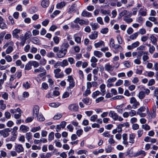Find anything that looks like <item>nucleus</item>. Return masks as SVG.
<instances>
[{
	"label": "nucleus",
	"mask_w": 158,
	"mask_h": 158,
	"mask_svg": "<svg viewBox=\"0 0 158 158\" xmlns=\"http://www.w3.org/2000/svg\"><path fill=\"white\" fill-rule=\"evenodd\" d=\"M122 138L123 141V143L124 145L126 147H127L128 144V142L127 141L128 136L126 133H124L122 135Z\"/></svg>",
	"instance_id": "13"
},
{
	"label": "nucleus",
	"mask_w": 158,
	"mask_h": 158,
	"mask_svg": "<svg viewBox=\"0 0 158 158\" xmlns=\"http://www.w3.org/2000/svg\"><path fill=\"white\" fill-rule=\"evenodd\" d=\"M13 50V47L9 46L6 50V53L8 54L10 53Z\"/></svg>",
	"instance_id": "46"
},
{
	"label": "nucleus",
	"mask_w": 158,
	"mask_h": 158,
	"mask_svg": "<svg viewBox=\"0 0 158 158\" xmlns=\"http://www.w3.org/2000/svg\"><path fill=\"white\" fill-rule=\"evenodd\" d=\"M61 69L58 68L55 69L54 73L55 74V77L56 78H61L63 77L64 75L63 72H60Z\"/></svg>",
	"instance_id": "3"
},
{
	"label": "nucleus",
	"mask_w": 158,
	"mask_h": 158,
	"mask_svg": "<svg viewBox=\"0 0 158 158\" xmlns=\"http://www.w3.org/2000/svg\"><path fill=\"white\" fill-rule=\"evenodd\" d=\"M66 53V52L61 48L59 52L57 53L56 56L59 58H63L65 56Z\"/></svg>",
	"instance_id": "12"
},
{
	"label": "nucleus",
	"mask_w": 158,
	"mask_h": 158,
	"mask_svg": "<svg viewBox=\"0 0 158 158\" xmlns=\"http://www.w3.org/2000/svg\"><path fill=\"white\" fill-rule=\"evenodd\" d=\"M138 96L140 99H142L145 97V93L141 91L139 93Z\"/></svg>",
	"instance_id": "40"
},
{
	"label": "nucleus",
	"mask_w": 158,
	"mask_h": 158,
	"mask_svg": "<svg viewBox=\"0 0 158 158\" xmlns=\"http://www.w3.org/2000/svg\"><path fill=\"white\" fill-rule=\"evenodd\" d=\"M147 10L145 9L143 11L139 10L138 13L139 15L142 16H145L147 15Z\"/></svg>",
	"instance_id": "47"
},
{
	"label": "nucleus",
	"mask_w": 158,
	"mask_h": 158,
	"mask_svg": "<svg viewBox=\"0 0 158 158\" xmlns=\"http://www.w3.org/2000/svg\"><path fill=\"white\" fill-rule=\"evenodd\" d=\"M156 107L154 105L152 107V112L150 114L148 110V113L149 116V119L151 118H154L156 117Z\"/></svg>",
	"instance_id": "6"
},
{
	"label": "nucleus",
	"mask_w": 158,
	"mask_h": 158,
	"mask_svg": "<svg viewBox=\"0 0 158 158\" xmlns=\"http://www.w3.org/2000/svg\"><path fill=\"white\" fill-rule=\"evenodd\" d=\"M113 135H111L110 137V138L108 139V142L110 144H112L115 142V140L113 139Z\"/></svg>",
	"instance_id": "55"
},
{
	"label": "nucleus",
	"mask_w": 158,
	"mask_h": 158,
	"mask_svg": "<svg viewBox=\"0 0 158 158\" xmlns=\"http://www.w3.org/2000/svg\"><path fill=\"white\" fill-rule=\"evenodd\" d=\"M112 48L115 50L114 52L116 53H118V52H121L123 50L122 47L120 45L117 44H115Z\"/></svg>",
	"instance_id": "14"
},
{
	"label": "nucleus",
	"mask_w": 158,
	"mask_h": 158,
	"mask_svg": "<svg viewBox=\"0 0 158 158\" xmlns=\"http://www.w3.org/2000/svg\"><path fill=\"white\" fill-rule=\"evenodd\" d=\"M100 94V92L99 91H96L93 93L92 97L95 98L98 96Z\"/></svg>",
	"instance_id": "59"
},
{
	"label": "nucleus",
	"mask_w": 158,
	"mask_h": 158,
	"mask_svg": "<svg viewBox=\"0 0 158 158\" xmlns=\"http://www.w3.org/2000/svg\"><path fill=\"white\" fill-rule=\"evenodd\" d=\"M114 66L110 64V63L106 64L104 66L105 70L109 73L112 72L114 69Z\"/></svg>",
	"instance_id": "10"
},
{
	"label": "nucleus",
	"mask_w": 158,
	"mask_h": 158,
	"mask_svg": "<svg viewBox=\"0 0 158 158\" xmlns=\"http://www.w3.org/2000/svg\"><path fill=\"white\" fill-rule=\"evenodd\" d=\"M66 3L64 2H62L57 3L56 5V7L57 9H61L65 5Z\"/></svg>",
	"instance_id": "29"
},
{
	"label": "nucleus",
	"mask_w": 158,
	"mask_h": 158,
	"mask_svg": "<svg viewBox=\"0 0 158 158\" xmlns=\"http://www.w3.org/2000/svg\"><path fill=\"white\" fill-rule=\"evenodd\" d=\"M69 46V44L68 43H64L63 44V47L61 48L67 52L68 48Z\"/></svg>",
	"instance_id": "43"
},
{
	"label": "nucleus",
	"mask_w": 158,
	"mask_h": 158,
	"mask_svg": "<svg viewBox=\"0 0 158 158\" xmlns=\"http://www.w3.org/2000/svg\"><path fill=\"white\" fill-rule=\"evenodd\" d=\"M98 35V33L97 31H94L89 36V38L91 40H94L97 38Z\"/></svg>",
	"instance_id": "21"
},
{
	"label": "nucleus",
	"mask_w": 158,
	"mask_h": 158,
	"mask_svg": "<svg viewBox=\"0 0 158 158\" xmlns=\"http://www.w3.org/2000/svg\"><path fill=\"white\" fill-rule=\"evenodd\" d=\"M148 52L146 51H138L137 52V58H139V59L141 58V57L142 56V54L143 55L145 54H148Z\"/></svg>",
	"instance_id": "34"
},
{
	"label": "nucleus",
	"mask_w": 158,
	"mask_h": 158,
	"mask_svg": "<svg viewBox=\"0 0 158 158\" xmlns=\"http://www.w3.org/2000/svg\"><path fill=\"white\" fill-rule=\"evenodd\" d=\"M148 54H144L142 57V60L143 62V63L146 64V61H148V60L149 59V57L148 56Z\"/></svg>",
	"instance_id": "41"
},
{
	"label": "nucleus",
	"mask_w": 158,
	"mask_h": 158,
	"mask_svg": "<svg viewBox=\"0 0 158 158\" xmlns=\"http://www.w3.org/2000/svg\"><path fill=\"white\" fill-rule=\"evenodd\" d=\"M88 153V152L85 150H80L76 152V153L77 155H81L84 154L85 155H87Z\"/></svg>",
	"instance_id": "39"
},
{
	"label": "nucleus",
	"mask_w": 158,
	"mask_h": 158,
	"mask_svg": "<svg viewBox=\"0 0 158 158\" xmlns=\"http://www.w3.org/2000/svg\"><path fill=\"white\" fill-rule=\"evenodd\" d=\"M81 15L83 17H89L92 16V14L86 10H84L82 12Z\"/></svg>",
	"instance_id": "23"
},
{
	"label": "nucleus",
	"mask_w": 158,
	"mask_h": 158,
	"mask_svg": "<svg viewBox=\"0 0 158 158\" xmlns=\"http://www.w3.org/2000/svg\"><path fill=\"white\" fill-rule=\"evenodd\" d=\"M19 38L20 40V44L23 46L25 44L27 40L25 39L23 34L20 35Z\"/></svg>",
	"instance_id": "18"
},
{
	"label": "nucleus",
	"mask_w": 158,
	"mask_h": 158,
	"mask_svg": "<svg viewBox=\"0 0 158 158\" xmlns=\"http://www.w3.org/2000/svg\"><path fill=\"white\" fill-rule=\"evenodd\" d=\"M90 25L93 30H95L99 27L97 23H90Z\"/></svg>",
	"instance_id": "30"
},
{
	"label": "nucleus",
	"mask_w": 158,
	"mask_h": 158,
	"mask_svg": "<svg viewBox=\"0 0 158 158\" xmlns=\"http://www.w3.org/2000/svg\"><path fill=\"white\" fill-rule=\"evenodd\" d=\"M19 130L25 133L29 131V128L27 126L22 125L20 127Z\"/></svg>",
	"instance_id": "16"
},
{
	"label": "nucleus",
	"mask_w": 158,
	"mask_h": 158,
	"mask_svg": "<svg viewBox=\"0 0 158 158\" xmlns=\"http://www.w3.org/2000/svg\"><path fill=\"white\" fill-rule=\"evenodd\" d=\"M39 107L37 105H35L33 109V116L35 117V116H37L39 114Z\"/></svg>",
	"instance_id": "15"
},
{
	"label": "nucleus",
	"mask_w": 158,
	"mask_h": 158,
	"mask_svg": "<svg viewBox=\"0 0 158 158\" xmlns=\"http://www.w3.org/2000/svg\"><path fill=\"white\" fill-rule=\"evenodd\" d=\"M150 39L152 44L155 45L156 44L157 39L154 35H151L150 38Z\"/></svg>",
	"instance_id": "28"
},
{
	"label": "nucleus",
	"mask_w": 158,
	"mask_h": 158,
	"mask_svg": "<svg viewBox=\"0 0 158 158\" xmlns=\"http://www.w3.org/2000/svg\"><path fill=\"white\" fill-rule=\"evenodd\" d=\"M135 138V135L133 133H131L129 135V142L130 143L133 144L134 143V139Z\"/></svg>",
	"instance_id": "20"
},
{
	"label": "nucleus",
	"mask_w": 158,
	"mask_h": 158,
	"mask_svg": "<svg viewBox=\"0 0 158 158\" xmlns=\"http://www.w3.org/2000/svg\"><path fill=\"white\" fill-rule=\"evenodd\" d=\"M62 115V114L61 113L57 114L53 117V119L54 120H58L60 118Z\"/></svg>",
	"instance_id": "60"
},
{
	"label": "nucleus",
	"mask_w": 158,
	"mask_h": 158,
	"mask_svg": "<svg viewBox=\"0 0 158 158\" xmlns=\"http://www.w3.org/2000/svg\"><path fill=\"white\" fill-rule=\"evenodd\" d=\"M109 116L114 121L118 120L119 121H122L123 120V118L119 116L117 113L113 111H110Z\"/></svg>",
	"instance_id": "1"
},
{
	"label": "nucleus",
	"mask_w": 158,
	"mask_h": 158,
	"mask_svg": "<svg viewBox=\"0 0 158 158\" xmlns=\"http://www.w3.org/2000/svg\"><path fill=\"white\" fill-rule=\"evenodd\" d=\"M104 151V149H101L98 151H94L93 152V153L95 155H98L99 153H103Z\"/></svg>",
	"instance_id": "44"
},
{
	"label": "nucleus",
	"mask_w": 158,
	"mask_h": 158,
	"mask_svg": "<svg viewBox=\"0 0 158 158\" xmlns=\"http://www.w3.org/2000/svg\"><path fill=\"white\" fill-rule=\"evenodd\" d=\"M73 22L75 23H78L81 25H87L89 24V21L88 19L83 20L80 19L79 18H77Z\"/></svg>",
	"instance_id": "2"
},
{
	"label": "nucleus",
	"mask_w": 158,
	"mask_h": 158,
	"mask_svg": "<svg viewBox=\"0 0 158 158\" xmlns=\"http://www.w3.org/2000/svg\"><path fill=\"white\" fill-rule=\"evenodd\" d=\"M105 45V43L104 41H100L98 42L95 43L94 44V46L96 48L102 46H104Z\"/></svg>",
	"instance_id": "19"
},
{
	"label": "nucleus",
	"mask_w": 158,
	"mask_h": 158,
	"mask_svg": "<svg viewBox=\"0 0 158 158\" xmlns=\"http://www.w3.org/2000/svg\"><path fill=\"white\" fill-rule=\"evenodd\" d=\"M41 129L40 126H39L36 127H33L31 129V131L33 132H35L36 131H39Z\"/></svg>",
	"instance_id": "58"
},
{
	"label": "nucleus",
	"mask_w": 158,
	"mask_h": 158,
	"mask_svg": "<svg viewBox=\"0 0 158 158\" xmlns=\"http://www.w3.org/2000/svg\"><path fill=\"white\" fill-rule=\"evenodd\" d=\"M113 149V148L110 145H108L105 149L106 152L107 153H110Z\"/></svg>",
	"instance_id": "42"
},
{
	"label": "nucleus",
	"mask_w": 158,
	"mask_h": 158,
	"mask_svg": "<svg viewBox=\"0 0 158 158\" xmlns=\"http://www.w3.org/2000/svg\"><path fill=\"white\" fill-rule=\"evenodd\" d=\"M0 28L2 29H7L8 28V26L3 21L0 23Z\"/></svg>",
	"instance_id": "33"
},
{
	"label": "nucleus",
	"mask_w": 158,
	"mask_h": 158,
	"mask_svg": "<svg viewBox=\"0 0 158 158\" xmlns=\"http://www.w3.org/2000/svg\"><path fill=\"white\" fill-rule=\"evenodd\" d=\"M11 130H12L11 132L12 135H17L18 134L17 132V131L18 130V127L16 126L14 127Z\"/></svg>",
	"instance_id": "31"
},
{
	"label": "nucleus",
	"mask_w": 158,
	"mask_h": 158,
	"mask_svg": "<svg viewBox=\"0 0 158 158\" xmlns=\"http://www.w3.org/2000/svg\"><path fill=\"white\" fill-rule=\"evenodd\" d=\"M26 138L28 141L31 139L32 137V133L30 132L27 133L26 134Z\"/></svg>",
	"instance_id": "35"
},
{
	"label": "nucleus",
	"mask_w": 158,
	"mask_h": 158,
	"mask_svg": "<svg viewBox=\"0 0 158 158\" xmlns=\"http://www.w3.org/2000/svg\"><path fill=\"white\" fill-rule=\"evenodd\" d=\"M110 43V48H112L115 45L114 44V39L113 38H111L109 42Z\"/></svg>",
	"instance_id": "52"
},
{
	"label": "nucleus",
	"mask_w": 158,
	"mask_h": 158,
	"mask_svg": "<svg viewBox=\"0 0 158 158\" xmlns=\"http://www.w3.org/2000/svg\"><path fill=\"white\" fill-rule=\"evenodd\" d=\"M15 150L18 153L23 152L24 151V148L22 144H15Z\"/></svg>",
	"instance_id": "7"
},
{
	"label": "nucleus",
	"mask_w": 158,
	"mask_h": 158,
	"mask_svg": "<svg viewBox=\"0 0 158 158\" xmlns=\"http://www.w3.org/2000/svg\"><path fill=\"white\" fill-rule=\"evenodd\" d=\"M14 45V42L11 40H9L6 42L5 44L3 46V48L4 49H5L8 45L10 46H13Z\"/></svg>",
	"instance_id": "26"
},
{
	"label": "nucleus",
	"mask_w": 158,
	"mask_h": 158,
	"mask_svg": "<svg viewBox=\"0 0 158 158\" xmlns=\"http://www.w3.org/2000/svg\"><path fill=\"white\" fill-rule=\"evenodd\" d=\"M16 65L17 66H20L21 68H23L24 65L23 64H22V62L20 60H18L15 62Z\"/></svg>",
	"instance_id": "32"
},
{
	"label": "nucleus",
	"mask_w": 158,
	"mask_h": 158,
	"mask_svg": "<svg viewBox=\"0 0 158 158\" xmlns=\"http://www.w3.org/2000/svg\"><path fill=\"white\" fill-rule=\"evenodd\" d=\"M123 20L127 23H130L132 22L133 19L131 18H129L127 16L124 17Z\"/></svg>",
	"instance_id": "48"
},
{
	"label": "nucleus",
	"mask_w": 158,
	"mask_h": 158,
	"mask_svg": "<svg viewBox=\"0 0 158 158\" xmlns=\"http://www.w3.org/2000/svg\"><path fill=\"white\" fill-rule=\"evenodd\" d=\"M54 133L53 132H51L49 135L48 136V140L51 142L54 138Z\"/></svg>",
	"instance_id": "45"
},
{
	"label": "nucleus",
	"mask_w": 158,
	"mask_h": 158,
	"mask_svg": "<svg viewBox=\"0 0 158 158\" xmlns=\"http://www.w3.org/2000/svg\"><path fill=\"white\" fill-rule=\"evenodd\" d=\"M31 61H29L25 65V69L29 70L31 69Z\"/></svg>",
	"instance_id": "37"
},
{
	"label": "nucleus",
	"mask_w": 158,
	"mask_h": 158,
	"mask_svg": "<svg viewBox=\"0 0 158 158\" xmlns=\"http://www.w3.org/2000/svg\"><path fill=\"white\" fill-rule=\"evenodd\" d=\"M11 131V129L9 128H6L0 131V134L4 138H6L9 136V133Z\"/></svg>",
	"instance_id": "4"
},
{
	"label": "nucleus",
	"mask_w": 158,
	"mask_h": 158,
	"mask_svg": "<svg viewBox=\"0 0 158 158\" xmlns=\"http://www.w3.org/2000/svg\"><path fill=\"white\" fill-rule=\"evenodd\" d=\"M71 27L72 28H75L76 30L77 31H79L80 29V27L77 23L74 24L73 23H71Z\"/></svg>",
	"instance_id": "27"
},
{
	"label": "nucleus",
	"mask_w": 158,
	"mask_h": 158,
	"mask_svg": "<svg viewBox=\"0 0 158 158\" xmlns=\"http://www.w3.org/2000/svg\"><path fill=\"white\" fill-rule=\"evenodd\" d=\"M123 63L124 66L127 68H129L131 66V63L127 61L123 62Z\"/></svg>",
	"instance_id": "63"
},
{
	"label": "nucleus",
	"mask_w": 158,
	"mask_h": 158,
	"mask_svg": "<svg viewBox=\"0 0 158 158\" xmlns=\"http://www.w3.org/2000/svg\"><path fill=\"white\" fill-rule=\"evenodd\" d=\"M0 106L1 109L2 110H4L6 109V105L4 103V101L2 100H0Z\"/></svg>",
	"instance_id": "38"
},
{
	"label": "nucleus",
	"mask_w": 158,
	"mask_h": 158,
	"mask_svg": "<svg viewBox=\"0 0 158 158\" xmlns=\"http://www.w3.org/2000/svg\"><path fill=\"white\" fill-rule=\"evenodd\" d=\"M138 34L139 33L137 32L133 34L132 35H131L130 36L129 38L131 40H134L136 38Z\"/></svg>",
	"instance_id": "49"
},
{
	"label": "nucleus",
	"mask_w": 158,
	"mask_h": 158,
	"mask_svg": "<svg viewBox=\"0 0 158 158\" xmlns=\"http://www.w3.org/2000/svg\"><path fill=\"white\" fill-rule=\"evenodd\" d=\"M75 41L77 44L81 43V38L78 36H76L75 35H74Z\"/></svg>",
	"instance_id": "50"
},
{
	"label": "nucleus",
	"mask_w": 158,
	"mask_h": 158,
	"mask_svg": "<svg viewBox=\"0 0 158 158\" xmlns=\"http://www.w3.org/2000/svg\"><path fill=\"white\" fill-rule=\"evenodd\" d=\"M62 67L67 66L69 64L68 62L66 60H64L62 61L61 62Z\"/></svg>",
	"instance_id": "64"
},
{
	"label": "nucleus",
	"mask_w": 158,
	"mask_h": 158,
	"mask_svg": "<svg viewBox=\"0 0 158 158\" xmlns=\"http://www.w3.org/2000/svg\"><path fill=\"white\" fill-rule=\"evenodd\" d=\"M105 87L106 85L104 84H102L100 86V89L101 91L102 92L101 95L102 96H104L105 94V92L106 91L105 89Z\"/></svg>",
	"instance_id": "24"
},
{
	"label": "nucleus",
	"mask_w": 158,
	"mask_h": 158,
	"mask_svg": "<svg viewBox=\"0 0 158 158\" xmlns=\"http://www.w3.org/2000/svg\"><path fill=\"white\" fill-rule=\"evenodd\" d=\"M21 31V30L19 29H14L12 31V34L13 38L16 39H19V34Z\"/></svg>",
	"instance_id": "9"
},
{
	"label": "nucleus",
	"mask_w": 158,
	"mask_h": 158,
	"mask_svg": "<svg viewBox=\"0 0 158 158\" xmlns=\"http://www.w3.org/2000/svg\"><path fill=\"white\" fill-rule=\"evenodd\" d=\"M31 41L34 44H37L38 43L39 39L36 37H33L31 39Z\"/></svg>",
	"instance_id": "61"
},
{
	"label": "nucleus",
	"mask_w": 158,
	"mask_h": 158,
	"mask_svg": "<svg viewBox=\"0 0 158 158\" xmlns=\"http://www.w3.org/2000/svg\"><path fill=\"white\" fill-rule=\"evenodd\" d=\"M31 36V32L30 31H27L25 33L24 36L25 39L27 40Z\"/></svg>",
	"instance_id": "57"
},
{
	"label": "nucleus",
	"mask_w": 158,
	"mask_h": 158,
	"mask_svg": "<svg viewBox=\"0 0 158 158\" xmlns=\"http://www.w3.org/2000/svg\"><path fill=\"white\" fill-rule=\"evenodd\" d=\"M49 4V0H43L41 2V6L44 8L47 7Z\"/></svg>",
	"instance_id": "22"
},
{
	"label": "nucleus",
	"mask_w": 158,
	"mask_h": 158,
	"mask_svg": "<svg viewBox=\"0 0 158 158\" xmlns=\"http://www.w3.org/2000/svg\"><path fill=\"white\" fill-rule=\"evenodd\" d=\"M5 60L8 62H10L12 61V58L11 56L9 55H7L5 57Z\"/></svg>",
	"instance_id": "56"
},
{
	"label": "nucleus",
	"mask_w": 158,
	"mask_h": 158,
	"mask_svg": "<svg viewBox=\"0 0 158 158\" xmlns=\"http://www.w3.org/2000/svg\"><path fill=\"white\" fill-rule=\"evenodd\" d=\"M52 155L51 153L48 152L45 155H41L40 157L41 158H49Z\"/></svg>",
	"instance_id": "51"
},
{
	"label": "nucleus",
	"mask_w": 158,
	"mask_h": 158,
	"mask_svg": "<svg viewBox=\"0 0 158 158\" xmlns=\"http://www.w3.org/2000/svg\"><path fill=\"white\" fill-rule=\"evenodd\" d=\"M78 106L76 104H73L70 105L68 106L69 110L74 112L77 111L78 110Z\"/></svg>",
	"instance_id": "8"
},
{
	"label": "nucleus",
	"mask_w": 158,
	"mask_h": 158,
	"mask_svg": "<svg viewBox=\"0 0 158 158\" xmlns=\"http://www.w3.org/2000/svg\"><path fill=\"white\" fill-rule=\"evenodd\" d=\"M68 61L69 62L70 64H74L75 62L74 59L72 57H69L68 58Z\"/></svg>",
	"instance_id": "62"
},
{
	"label": "nucleus",
	"mask_w": 158,
	"mask_h": 158,
	"mask_svg": "<svg viewBox=\"0 0 158 158\" xmlns=\"http://www.w3.org/2000/svg\"><path fill=\"white\" fill-rule=\"evenodd\" d=\"M98 118V115L96 114L92 115L90 118V120L91 122H94L96 121Z\"/></svg>",
	"instance_id": "54"
},
{
	"label": "nucleus",
	"mask_w": 158,
	"mask_h": 158,
	"mask_svg": "<svg viewBox=\"0 0 158 158\" xmlns=\"http://www.w3.org/2000/svg\"><path fill=\"white\" fill-rule=\"evenodd\" d=\"M44 71V69L42 67H40L38 69H34V72L35 73H40Z\"/></svg>",
	"instance_id": "36"
},
{
	"label": "nucleus",
	"mask_w": 158,
	"mask_h": 158,
	"mask_svg": "<svg viewBox=\"0 0 158 158\" xmlns=\"http://www.w3.org/2000/svg\"><path fill=\"white\" fill-rule=\"evenodd\" d=\"M67 81L69 83V87L70 88H72L75 85V82L73 77L71 76H69L68 77Z\"/></svg>",
	"instance_id": "5"
},
{
	"label": "nucleus",
	"mask_w": 158,
	"mask_h": 158,
	"mask_svg": "<svg viewBox=\"0 0 158 158\" xmlns=\"http://www.w3.org/2000/svg\"><path fill=\"white\" fill-rule=\"evenodd\" d=\"M35 117L37 118V120L39 121H43L45 119L44 116L41 113H40L37 116H35Z\"/></svg>",
	"instance_id": "25"
},
{
	"label": "nucleus",
	"mask_w": 158,
	"mask_h": 158,
	"mask_svg": "<svg viewBox=\"0 0 158 158\" xmlns=\"http://www.w3.org/2000/svg\"><path fill=\"white\" fill-rule=\"evenodd\" d=\"M139 42L138 41H136L135 42L133 43L131 45H128L127 47V48L129 50H131L137 47L139 45Z\"/></svg>",
	"instance_id": "11"
},
{
	"label": "nucleus",
	"mask_w": 158,
	"mask_h": 158,
	"mask_svg": "<svg viewBox=\"0 0 158 158\" xmlns=\"http://www.w3.org/2000/svg\"><path fill=\"white\" fill-rule=\"evenodd\" d=\"M32 66H33L35 68L38 67L39 65V63L35 61H31Z\"/></svg>",
	"instance_id": "53"
},
{
	"label": "nucleus",
	"mask_w": 158,
	"mask_h": 158,
	"mask_svg": "<svg viewBox=\"0 0 158 158\" xmlns=\"http://www.w3.org/2000/svg\"><path fill=\"white\" fill-rule=\"evenodd\" d=\"M94 55L96 57L100 58L103 56V53L100 51L95 50L94 52Z\"/></svg>",
	"instance_id": "17"
}]
</instances>
